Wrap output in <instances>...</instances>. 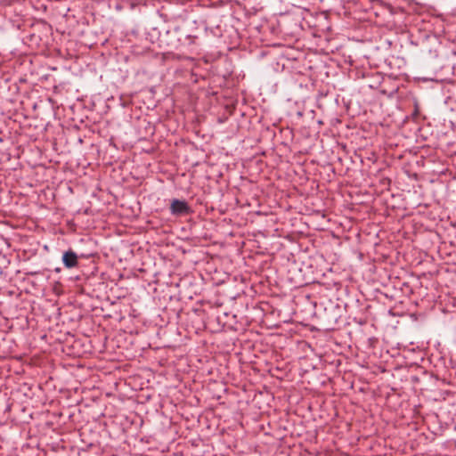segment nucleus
I'll return each instance as SVG.
<instances>
[{
	"mask_svg": "<svg viewBox=\"0 0 456 456\" xmlns=\"http://www.w3.org/2000/svg\"><path fill=\"white\" fill-rule=\"evenodd\" d=\"M411 45L416 46L428 47L429 42H436L437 37L432 30H407Z\"/></svg>",
	"mask_w": 456,
	"mask_h": 456,
	"instance_id": "obj_1",
	"label": "nucleus"
},
{
	"mask_svg": "<svg viewBox=\"0 0 456 456\" xmlns=\"http://www.w3.org/2000/svg\"><path fill=\"white\" fill-rule=\"evenodd\" d=\"M171 214L174 216H185L191 212L190 206L185 200L174 199L170 205Z\"/></svg>",
	"mask_w": 456,
	"mask_h": 456,
	"instance_id": "obj_2",
	"label": "nucleus"
},
{
	"mask_svg": "<svg viewBox=\"0 0 456 456\" xmlns=\"http://www.w3.org/2000/svg\"><path fill=\"white\" fill-rule=\"evenodd\" d=\"M63 265L68 269H72L78 266V256L72 249L65 251L62 255Z\"/></svg>",
	"mask_w": 456,
	"mask_h": 456,
	"instance_id": "obj_3",
	"label": "nucleus"
},
{
	"mask_svg": "<svg viewBox=\"0 0 456 456\" xmlns=\"http://www.w3.org/2000/svg\"><path fill=\"white\" fill-rule=\"evenodd\" d=\"M171 32H174V34H175V36L178 37V40L181 42V45L183 46H191L192 45L195 44V39L197 38V37H195V36H191V35L181 33V32H183V30H169V29L165 30L166 35H169Z\"/></svg>",
	"mask_w": 456,
	"mask_h": 456,
	"instance_id": "obj_4",
	"label": "nucleus"
},
{
	"mask_svg": "<svg viewBox=\"0 0 456 456\" xmlns=\"http://www.w3.org/2000/svg\"><path fill=\"white\" fill-rule=\"evenodd\" d=\"M26 43H27L30 47L38 46V45H39L38 40L36 38L35 34H31V35L27 36V41H26Z\"/></svg>",
	"mask_w": 456,
	"mask_h": 456,
	"instance_id": "obj_5",
	"label": "nucleus"
},
{
	"mask_svg": "<svg viewBox=\"0 0 456 456\" xmlns=\"http://www.w3.org/2000/svg\"><path fill=\"white\" fill-rule=\"evenodd\" d=\"M28 274L31 275V276H36V275L40 274V272L39 271H33V272H29Z\"/></svg>",
	"mask_w": 456,
	"mask_h": 456,
	"instance_id": "obj_6",
	"label": "nucleus"
}]
</instances>
